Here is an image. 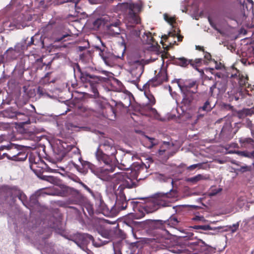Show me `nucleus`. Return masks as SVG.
I'll return each instance as SVG.
<instances>
[{"label": "nucleus", "mask_w": 254, "mask_h": 254, "mask_svg": "<svg viewBox=\"0 0 254 254\" xmlns=\"http://www.w3.org/2000/svg\"><path fill=\"white\" fill-rule=\"evenodd\" d=\"M115 164L116 163H114L113 165L105 164L106 167L96 170L94 174L103 181L111 182L114 184V190L116 188V185L120 184L117 192L116 205L119 210H125L127 207V201L123 190L135 186L138 174L134 169V171H131L130 173L123 172L111 175L115 169Z\"/></svg>", "instance_id": "1"}, {"label": "nucleus", "mask_w": 254, "mask_h": 254, "mask_svg": "<svg viewBox=\"0 0 254 254\" xmlns=\"http://www.w3.org/2000/svg\"><path fill=\"white\" fill-rule=\"evenodd\" d=\"M116 153L117 150L114 146L113 141L107 139L99 145L95 152V156L100 163L113 165L114 163H116Z\"/></svg>", "instance_id": "2"}, {"label": "nucleus", "mask_w": 254, "mask_h": 254, "mask_svg": "<svg viewBox=\"0 0 254 254\" xmlns=\"http://www.w3.org/2000/svg\"><path fill=\"white\" fill-rule=\"evenodd\" d=\"M117 6L119 9L125 12V21L127 28L133 27L134 25L140 23V19L138 13L142 7L140 2H124L118 4Z\"/></svg>", "instance_id": "3"}, {"label": "nucleus", "mask_w": 254, "mask_h": 254, "mask_svg": "<svg viewBox=\"0 0 254 254\" xmlns=\"http://www.w3.org/2000/svg\"><path fill=\"white\" fill-rule=\"evenodd\" d=\"M27 5L23 7L22 11L16 14L12 18L9 26L14 27L16 29H22L28 25V22L35 18V14L33 13V10H28Z\"/></svg>", "instance_id": "4"}, {"label": "nucleus", "mask_w": 254, "mask_h": 254, "mask_svg": "<svg viewBox=\"0 0 254 254\" xmlns=\"http://www.w3.org/2000/svg\"><path fill=\"white\" fill-rule=\"evenodd\" d=\"M168 79L166 69L164 67L161 68L160 71L156 75L155 79L149 80L147 83L144 84L141 90L144 91V94L146 97L148 98L149 102L151 104L155 103V100L154 96L150 93L149 86L151 85L152 86H156L161 84L163 82L166 81Z\"/></svg>", "instance_id": "5"}, {"label": "nucleus", "mask_w": 254, "mask_h": 254, "mask_svg": "<svg viewBox=\"0 0 254 254\" xmlns=\"http://www.w3.org/2000/svg\"><path fill=\"white\" fill-rule=\"evenodd\" d=\"M80 80L84 83H88L90 87L94 93V96H98V87L99 84L105 82L107 78L100 76L90 74L86 71L80 72Z\"/></svg>", "instance_id": "6"}, {"label": "nucleus", "mask_w": 254, "mask_h": 254, "mask_svg": "<svg viewBox=\"0 0 254 254\" xmlns=\"http://www.w3.org/2000/svg\"><path fill=\"white\" fill-rule=\"evenodd\" d=\"M179 195L178 191L171 189L169 192H158L155 194L154 201L160 206H169L170 204L178 199Z\"/></svg>", "instance_id": "7"}, {"label": "nucleus", "mask_w": 254, "mask_h": 254, "mask_svg": "<svg viewBox=\"0 0 254 254\" xmlns=\"http://www.w3.org/2000/svg\"><path fill=\"white\" fill-rule=\"evenodd\" d=\"M128 64L130 65V74L132 78L130 82L135 83L143 72L145 62L143 59L132 58L129 60Z\"/></svg>", "instance_id": "8"}, {"label": "nucleus", "mask_w": 254, "mask_h": 254, "mask_svg": "<svg viewBox=\"0 0 254 254\" xmlns=\"http://www.w3.org/2000/svg\"><path fill=\"white\" fill-rule=\"evenodd\" d=\"M11 195L14 197H18L21 201L23 204L30 210H33L35 207H38L39 203L37 196L35 195H32L30 198L29 202L27 200L26 195L16 187H13L10 190Z\"/></svg>", "instance_id": "9"}, {"label": "nucleus", "mask_w": 254, "mask_h": 254, "mask_svg": "<svg viewBox=\"0 0 254 254\" xmlns=\"http://www.w3.org/2000/svg\"><path fill=\"white\" fill-rule=\"evenodd\" d=\"M0 150H6L8 152L9 160L15 161L25 160L27 154L23 151H19L15 145H1Z\"/></svg>", "instance_id": "10"}, {"label": "nucleus", "mask_w": 254, "mask_h": 254, "mask_svg": "<svg viewBox=\"0 0 254 254\" xmlns=\"http://www.w3.org/2000/svg\"><path fill=\"white\" fill-rule=\"evenodd\" d=\"M21 46L18 44L14 47V48H9L4 54L0 56V64L3 63H9L15 60L19 56L21 53Z\"/></svg>", "instance_id": "11"}, {"label": "nucleus", "mask_w": 254, "mask_h": 254, "mask_svg": "<svg viewBox=\"0 0 254 254\" xmlns=\"http://www.w3.org/2000/svg\"><path fill=\"white\" fill-rule=\"evenodd\" d=\"M91 241L93 243V244L95 246L97 247H99V246L94 244L93 237L88 234H77L74 242L83 250H85L86 246Z\"/></svg>", "instance_id": "12"}, {"label": "nucleus", "mask_w": 254, "mask_h": 254, "mask_svg": "<svg viewBox=\"0 0 254 254\" xmlns=\"http://www.w3.org/2000/svg\"><path fill=\"white\" fill-rule=\"evenodd\" d=\"M188 246L196 252H203L208 251L210 248L209 246L200 239L194 240L189 242Z\"/></svg>", "instance_id": "13"}, {"label": "nucleus", "mask_w": 254, "mask_h": 254, "mask_svg": "<svg viewBox=\"0 0 254 254\" xmlns=\"http://www.w3.org/2000/svg\"><path fill=\"white\" fill-rule=\"evenodd\" d=\"M97 49L99 50V56L103 60L104 63L108 66H112L114 63L115 60V56L111 53L105 51V49L101 50L98 47Z\"/></svg>", "instance_id": "14"}, {"label": "nucleus", "mask_w": 254, "mask_h": 254, "mask_svg": "<svg viewBox=\"0 0 254 254\" xmlns=\"http://www.w3.org/2000/svg\"><path fill=\"white\" fill-rule=\"evenodd\" d=\"M231 77L234 79V81H238V84L241 87L245 86L247 87V77L246 75L241 74L240 71L237 69L233 70V73L231 75ZM249 87V85H248Z\"/></svg>", "instance_id": "15"}, {"label": "nucleus", "mask_w": 254, "mask_h": 254, "mask_svg": "<svg viewBox=\"0 0 254 254\" xmlns=\"http://www.w3.org/2000/svg\"><path fill=\"white\" fill-rule=\"evenodd\" d=\"M79 184L85 190L89 192L92 195V196H93L96 199V204L99 205L100 206L101 209H103L105 207V203L102 199L101 195L98 193L95 194L92 190L83 183L80 182Z\"/></svg>", "instance_id": "16"}, {"label": "nucleus", "mask_w": 254, "mask_h": 254, "mask_svg": "<svg viewBox=\"0 0 254 254\" xmlns=\"http://www.w3.org/2000/svg\"><path fill=\"white\" fill-rule=\"evenodd\" d=\"M195 92V91H192V93H182L183 95V98L181 103L183 108L182 109L183 111L190 108L193 99L192 94Z\"/></svg>", "instance_id": "17"}, {"label": "nucleus", "mask_w": 254, "mask_h": 254, "mask_svg": "<svg viewBox=\"0 0 254 254\" xmlns=\"http://www.w3.org/2000/svg\"><path fill=\"white\" fill-rule=\"evenodd\" d=\"M173 147V145H171L168 142H164L160 148L158 150V153L159 155H164L168 158L169 156L173 155L174 152L172 153L171 151V148Z\"/></svg>", "instance_id": "18"}, {"label": "nucleus", "mask_w": 254, "mask_h": 254, "mask_svg": "<svg viewBox=\"0 0 254 254\" xmlns=\"http://www.w3.org/2000/svg\"><path fill=\"white\" fill-rule=\"evenodd\" d=\"M119 21L107 25V33L111 36H116L120 34L121 29L119 27Z\"/></svg>", "instance_id": "19"}, {"label": "nucleus", "mask_w": 254, "mask_h": 254, "mask_svg": "<svg viewBox=\"0 0 254 254\" xmlns=\"http://www.w3.org/2000/svg\"><path fill=\"white\" fill-rule=\"evenodd\" d=\"M53 3L56 4H62L66 2L70 1L71 0H53ZM52 0H36L35 2L39 4V8L44 9L51 4Z\"/></svg>", "instance_id": "20"}, {"label": "nucleus", "mask_w": 254, "mask_h": 254, "mask_svg": "<svg viewBox=\"0 0 254 254\" xmlns=\"http://www.w3.org/2000/svg\"><path fill=\"white\" fill-rule=\"evenodd\" d=\"M142 144L145 147L151 149L153 146L158 144L159 141L153 137H150L147 135H144L141 139Z\"/></svg>", "instance_id": "21"}, {"label": "nucleus", "mask_w": 254, "mask_h": 254, "mask_svg": "<svg viewBox=\"0 0 254 254\" xmlns=\"http://www.w3.org/2000/svg\"><path fill=\"white\" fill-rule=\"evenodd\" d=\"M177 83L182 93H192L193 91H191L190 89L193 88L196 89V82L195 81L186 82L183 85L179 83V80H177Z\"/></svg>", "instance_id": "22"}, {"label": "nucleus", "mask_w": 254, "mask_h": 254, "mask_svg": "<svg viewBox=\"0 0 254 254\" xmlns=\"http://www.w3.org/2000/svg\"><path fill=\"white\" fill-rule=\"evenodd\" d=\"M78 160L81 162L83 168L81 170L77 168L80 172L85 174L87 172V170L89 169L91 170L92 173L93 174L95 173L96 170L95 169V166L93 164L88 161H81V157L80 156L78 157ZM76 167L77 168V165L76 166Z\"/></svg>", "instance_id": "23"}, {"label": "nucleus", "mask_w": 254, "mask_h": 254, "mask_svg": "<svg viewBox=\"0 0 254 254\" xmlns=\"http://www.w3.org/2000/svg\"><path fill=\"white\" fill-rule=\"evenodd\" d=\"M208 179L209 177L206 175L197 174L193 177L187 178L186 181L191 185H195L198 182L208 180Z\"/></svg>", "instance_id": "24"}, {"label": "nucleus", "mask_w": 254, "mask_h": 254, "mask_svg": "<svg viewBox=\"0 0 254 254\" xmlns=\"http://www.w3.org/2000/svg\"><path fill=\"white\" fill-rule=\"evenodd\" d=\"M109 20V17L108 16H105L96 19L93 23V29L97 30L102 26L107 27Z\"/></svg>", "instance_id": "25"}, {"label": "nucleus", "mask_w": 254, "mask_h": 254, "mask_svg": "<svg viewBox=\"0 0 254 254\" xmlns=\"http://www.w3.org/2000/svg\"><path fill=\"white\" fill-rule=\"evenodd\" d=\"M142 40L143 43L151 45L152 47H155L158 45L157 43L154 41L152 33L150 32H145L144 33Z\"/></svg>", "instance_id": "26"}, {"label": "nucleus", "mask_w": 254, "mask_h": 254, "mask_svg": "<svg viewBox=\"0 0 254 254\" xmlns=\"http://www.w3.org/2000/svg\"><path fill=\"white\" fill-rule=\"evenodd\" d=\"M15 117L17 120L20 121L21 124H28L30 123L29 116L28 114L17 112L15 113Z\"/></svg>", "instance_id": "27"}, {"label": "nucleus", "mask_w": 254, "mask_h": 254, "mask_svg": "<svg viewBox=\"0 0 254 254\" xmlns=\"http://www.w3.org/2000/svg\"><path fill=\"white\" fill-rule=\"evenodd\" d=\"M239 141L242 147L247 148L254 147V140L250 138H241Z\"/></svg>", "instance_id": "28"}, {"label": "nucleus", "mask_w": 254, "mask_h": 254, "mask_svg": "<svg viewBox=\"0 0 254 254\" xmlns=\"http://www.w3.org/2000/svg\"><path fill=\"white\" fill-rule=\"evenodd\" d=\"M92 113L93 110L85 106L79 107L77 109V113L82 117H87L91 115Z\"/></svg>", "instance_id": "29"}, {"label": "nucleus", "mask_w": 254, "mask_h": 254, "mask_svg": "<svg viewBox=\"0 0 254 254\" xmlns=\"http://www.w3.org/2000/svg\"><path fill=\"white\" fill-rule=\"evenodd\" d=\"M179 221L175 216H172L165 222V225H168L170 227L175 228L179 223Z\"/></svg>", "instance_id": "30"}, {"label": "nucleus", "mask_w": 254, "mask_h": 254, "mask_svg": "<svg viewBox=\"0 0 254 254\" xmlns=\"http://www.w3.org/2000/svg\"><path fill=\"white\" fill-rule=\"evenodd\" d=\"M147 99H148V98ZM148 105L147 106L146 108L148 110V115L153 116L155 119H159V115L157 111L155 110V109L151 107L152 105H153V104L150 103L149 100H148ZM154 104H153V105Z\"/></svg>", "instance_id": "31"}, {"label": "nucleus", "mask_w": 254, "mask_h": 254, "mask_svg": "<svg viewBox=\"0 0 254 254\" xmlns=\"http://www.w3.org/2000/svg\"><path fill=\"white\" fill-rule=\"evenodd\" d=\"M147 99H148V98ZM148 105L147 106L146 108L148 110V115L153 116L155 119H159V115L157 111L155 110V109L151 107L152 105H153V104L150 103L149 100H148ZM154 104H153V105Z\"/></svg>", "instance_id": "32"}, {"label": "nucleus", "mask_w": 254, "mask_h": 254, "mask_svg": "<svg viewBox=\"0 0 254 254\" xmlns=\"http://www.w3.org/2000/svg\"><path fill=\"white\" fill-rule=\"evenodd\" d=\"M254 113L253 109H244L238 113L240 118H243L247 116L252 115Z\"/></svg>", "instance_id": "33"}, {"label": "nucleus", "mask_w": 254, "mask_h": 254, "mask_svg": "<svg viewBox=\"0 0 254 254\" xmlns=\"http://www.w3.org/2000/svg\"><path fill=\"white\" fill-rule=\"evenodd\" d=\"M231 125L230 123H227L223 126L221 131V134L223 136L229 134L231 132Z\"/></svg>", "instance_id": "34"}, {"label": "nucleus", "mask_w": 254, "mask_h": 254, "mask_svg": "<svg viewBox=\"0 0 254 254\" xmlns=\"http://www.w3.org/2000/svg\"><path fill=\"white\" fill-rule=\"evenodd\" d=\"M175 63L177 65L183 67H186L190 63V61H188L184 58H181L176 60Z\"/></svg>", "instance_id": "35"}, {"label": "nucleus", "mask_w": 254, "mask_h": 254, "mask_svg": "<svg viewBox=\"0 0 254 254\" xmlns=\"http://www.w3.org/2000/svg\"><path fill=\"white\" fill-rule=\"evenodd\" d=\"M238 155L248 157V158H254V151L252 152H249L247 151H237L236 152Z\"/></svg>", "instance_id": "36"}, {"label": "nucleus", "mask_w": 254, "mask_h": 254, "mask_svg": "<svg viewBox=\"0 0 254 254\" xmlns=\"http://www.w3.org/2000/svg\"><path fill=\"white\" fill-rule=\"evenodd\" d=\"M212 108L213 107L210 105L209 102L207 101L205 102L203 106L199 108V110L208 112L210 111L212 109Z\"/></svg>", "instance_id": "37"}, {"label": "nucleus", "mask_w": 254, "mask_h": 254, "mask_svg": "<svg viewBox=\"0 0 254 254\" xmlns=\"http://www.w3.org/2000/svg\"><path fill=\"white\" fill-rule=\"evenodd\" d=\"M222 189L220 188L212 187L209 192V195L210 196H214L217 193L221 191Z\"/></svg>", "instance_id": "38"}, {"label": "nucleus", "mask_w": 254, "mask_h": 254, "mask_svg": "<svg viewBox=\"0 0 254 254\" xmlns=\"http://www.w3.org/2000/svg\"><path fill=\"white\" fill-rule=\"evenodd\" d=\"M130 33L131 36L137 37L140 35V31L138 28L133 27L130 30Z\"/></svg>", "instance_id": "39"}, {"label": "nucleus", "mask_w": 254, "mask_h": 254, "mask_svg": "<svg viewBox=\"0 0 254 254\" xmlns=\"http://www.w3.org/2000/svg\"><path fill=\"white\" fill-rule=\"evenodd\" d=\"M203 163H198L195 164H193L187 167V170L191 171L194 170V169L198 168V169H203L202 166L203 165Z\"/></svg>", "instance_id": "40"}, {"label": "nucleus", "mask_w": 254, "mask_h": 254, "mask_svg": "<svg viewBox=\"0 0 254 254\" xmlns=\"http://www.w3.org/2000/svg\"><path fill=\"white\" fill-rule=\"evenodd\" d=\"M193 228L195 229H201L203 230H212V229L211 227L208 225H195L193 227Z\"/></svg>", "instance_id": "41"}, {"label": "nucleus", "mask_w": 254, "mask_h": 254, "mask_svg": "<svg viewBox=\"0 0 254 254\" xmlns=\"http://www.w3.org/2000/svg\"><path fill=\"white\" fill-rule=\"evenodd\" d=\"M192 220L199 222H205L206 221L204 217L201 215H195L192 218Z\"/></svg>", "instance_id": "42"}, {"label": "nucleus", "mask_w": 254, "mask_h": 254, "mask_svg": "<svg viewBox=\"0 0 254 254\" xmlns=\"http://www.w3.org/2000/svg\"><path fill=\"white\" fill-rule=\"evenodd\" d=\"M165 20L167 21L170 24H172L175 21V19L173 17H169L167 14H165L164 15Z\"/></svg>", "instance_id": "43"}, {"label": "nucleus", "mask_w": 254, "mask_h": 254, "mask_svg": "<svg viewBox=\"0 0 254 254\" xmlns=\"http://www.w3.org/2000/svg\"><path fill=\"white\" fill-rule=\"evenodd\" d=\"M65 126L67 129L69 130L71 129V130H73L74 128L77 127L75 125L69 122L66 123Z\"/></svg>", "instance_id": "44"}, {"label": "nucleus", "mask_w": 254, "mask_h": 254, "mask_svg": "<svg viewBox=\"0 0 254 254\" xmlns=\"http://www.w3.org/2000/svg\"><path fill=\"white\" fill-rule=\"evenodd\" d=\"M85 209L87 211L89 216H92L93 214V209L90 205H87L85 207Z\"/></svg>", "instance_id": "45"}, {"label": "nucleus", "mask_w": 254, "mask_h": 254, "mask_svg": "<svg viewBox=\"0 0 254 254\" xmlns=\"http://www.w3.org/2000/svg\"><path fill=\"white\" fill-rule=\"evenodd\" d=\"M204 58L206 61L213 62V60L211 59V56L209 53L206 52L204 53Z\"/></svg>", "instance_id": "46"}, {"label": "nucleus", "mask_w": 254, "mask_h": 254, "mask_svg": "<svg viewBox=\"0 0 254 254\" xmlns=\"http://www.w3.org/2000/svg\"><path fill=\"white\" fill-rule=\"evenodd\" d=\"M247 126L251 129L252 133H253V129H254V124L250 120L247 121Z\"/></svg>", "instance_id": "47"}, {"label": "nucleus", "mask_w": 254, "mask_h": 254, "mask_svg": "<svg viewBox=\"0 0 254 254\" xmlns=\"http://www.w3.org/2000/svg\"><path fill=\"white\" fill-rule=\"evenodd\" d=\"M160 179L163 180L164 182H170L172 184H173V181L171 178H165L164 176L162 175L160 176Z\"/></svg>", "instance_id": "48"}, {"label": "nucleus", "mask_w": 254, "mask_h": 254, "mask_svg": "<svg viewBox=\"0 0 254 254\" xmlns=\"http://www.w3.org/2000/svg\"><path fill=\"white\" fill-rule=\"evenodd\" d=\"M213 62L215 64V68L216 69H221V68L222 67V65L221 64V63L218 64L217 62L216 61H215V60H213Z\"/></svg>", "instance_id": "49"}, {"label": "nucleus", "mask_w": 254, "mask_h": 254, "mask_svg": "<svg viewBox=\"0 0 254 254\" xmlns=\"http://www.w3.org/2000/svg\"><path fill=\"white\" fill-rule=\"evenodd\" d=\"M73 6H74V8H75V12L77 13V14H78V13H81V11H80V7H77V2H74L73 3Z\"/></svg>", "instance_id": "50"}, {"label": "nucleus", "mask_w": 254, "mask_h": 254, "mask_svg": "<svg viewBox=\"0 0 254 254\" xmlns=\"http://www.w3.org/2000/svg\"><path fill=\"white\" fill-rule=\"evenodd\" d=\"M1 155H2V157H3V159H4L5 157H6L9 160V154H8V152L7 151L6 152L3 151Z\"/></svg>", "instance_id": "51"}, {"label": "nucleus", "mask_w": 254, "mask_h": 254, "mask_svg": "<svg viewBox=\"0 0 254 254\" xmlns=\"http://www.w3.org/2000/svg\"><path fill=\"white\" fill-rule=\"evenodd\" d=\"M173 36V34L171 32H169L168 35H162V38L166 40L168 38V36Z\"/></svg>", "instance_id": "52"}, {"label": "nucleus", "mask_w": 254, "mask_h": 254, "mask_svg": "<svg viewBox=\"0 0 254 254\" xmlns=\"http://www.w3.org/2000/svg\"><path fill=\"white\" fill-rule=\"evenodd\" d=\"M29 160H30V161L31 163V165H30V168L32 170H34V166L36 164V163H32V158L31 157H30L29 158Z\"/></svg>", "instance_id": "53"}, {"label": "nucleus", "mask_w": 254, "mask_h": 254, "mask_svg": "<svg viewBox=\"0 0 254 254\" xmlns=\"http://www.w3.org/2000/svg\"><path fill=\"white\" fill-rule=\"evenodd\" d=\"M87 47H86V46H79L78 47V49L79 51H82L84 50L85 49H86Z\"/></svg>", "instance_id": "54"}, {"label": "nucleus", "mask_w": 254, "mask_h": 254, "mask_svg": "<svg viewBox=\"0 0 254 254\" xmlns=\"http://www.w3.org/2000/svg\"><path fill=\"white\" fill-rule=\"evenodd\" d=\"M34 37H32L31 38V41L30 43H28V46H30L32 44H34Z\"/></svg>", "instance_id": "55"}, {"label": "nucleus", "mask_w": 254, "mask_h": 254, "mask_svg": "<svg viewBox=\"0 0 254 254\" xmlns=\"http://www.w3.org/2000/svg\"><path fill=\"white\" fill-rule=\"evenodd\" d=\"M101 73H103L104 74L106 75V76H108L109 74V72L106 71V70H102L101 71Z\"/></svg>", "instance_id": "56"}, {"label": "nucleus", "mask_w": 254, "mask_h": 254, "mask_svg": "<svg viewBox=\"0 0 254 254\" xmlns=\"http://www.w3.org/2000/svg\"><path fill=\"white\" fill-rule=\"evenodd\" d=\"M68 35H63V36L61 38H59L57 40V41H60L62 40H63L64 38H65L66 37H67Z\"/></svg>", "instance_id": "57"}, {"label": "nucleus", "mask_w": 254, "mask_h": 254, "mask_svg": "<svg viewBox=\"0 0 254 254\" xmlns=\"http://www.w3.org/2000/svg\"><path fill=\"white\" fill-rule=\"evenodd\" d=\"M112 117L109 119L111 120H114L115 119V112L113 110H112Z\"/></svg>", "instance_id": "58"}, {"label": "nucleus", "mask_w": 254, "mask_h": 254, "mask_svg": "<svg viewBox=\"0 0 254 254\" xmlns=\"http://www.w3.org/2000/svg\"><path fill=\"white\" fill-rule=\"evenodd\" d=\"M215 88V85H214L210 88V92L212 94L214 89Z\"/></svg>", "instance_id": "59"}, {"label": "nucleus", "mask_w": 254, "mask_h": 254, "mask_svg": "<svg viewBox=\"0 0 254 254\" xmlns=\"http://www.w3.org/2000/svg\"><path fill=\"white\" fill-rule=\"evenodd\" d=\"M54 180V178L53 177H49L48 178V179H47V181H49V182H52V181H53Z\"/></svg>", "instance_id": "60"}, {"label": "nucleus", "mask_w": 254, "mask_h": 254, "mask_svg": "<svg viewBox=\"0 0 254 254\" xmlns=\"http://www.w3.org/2000/svg\"><path fill=\"white\" fill-rule=\"evenodd\" d=\"M4 140V136L3 135H0V143H1Z\"/></svg>", "instance_id": "61"}, {"label": "nucleus", "mask_w": 254, "mask_h": 254, "mask_svg": "<svg viewBox=\"0 0 254 254\" xmlns=\"http://www.w3.org/2000/svg\"><path fill=\"white\" fill-rule=\"evenodd\" d=\"M201 59H198L195 60V62L196 64H199L201 62Z\"/></svg>", "instance_id": "62"}, {"label": "nucleus", "mask_w": 254, "mask_h": 254, "mask_svg": "<svg viewBox=\"0 0 254 254\" xmlns=\"http://www.w3.org/2000/svg\"><path fill=\"white\" fill-rule=\"evenodd\" d=\"M4 150H0V160L1 159H3V157H2V152L4 151Z\"/></svg>", "instance_id": "63"}, {"label": "nucleus", "mask_w": 254, "mask_h": 254, "mask_svg": "<svg viewBox=\"0 0 254 254\" xmlns=\"http://www.w3.org/2000/svg\"><path fill=\"white\" fill-rule=\"evenodd\" d=\"M208 21H209V22L210 24L212 26H213V24H212V21H211V19H210L209 17L208 18Z\"/></svg>", "instance_id": "64"}]
</instances>
